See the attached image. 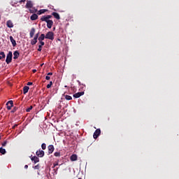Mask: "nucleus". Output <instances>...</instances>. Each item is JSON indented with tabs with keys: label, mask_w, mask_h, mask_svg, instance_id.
<instances>
[{
	"label": "nucleus",
	"mask_w": 179,
	"mask_h": 179,
	"mask_svg": "<svg viewBox=\"0 0 179 179\" xmlns=\"http://www.w3.org/2000/svg\"><path fill=\"white\" fill-rule=\"evenodd\" d=\"M38 15L36 13L32 14L30 17V20L32 21H35V20H38Z\"/></svg>",
	"instance_id": "nucleus-13"
},
{
	"label": "nucleus",
	"mask_w": 179,
	"mask_h": 179,
	"mask_svg": "<svg viewBox=\"0 0 179 179\" xmlns=\"http://www.w3.org/2000/svg\"><path fill=\"white\" fill-rule=\"evenodd\" d=\"M50 20L48 19V17H47V15H43L41 17V22H45L46 23L48 22V21H50Z\"/></svg>",
	"instance_id": "nucleus-17"
},
{
	"label": "nucleus",
	"mask_w": 179,
	"mask_h": 179,
	"mask_svg": "<svg viewBox=\"0 0 179 179\" xmlns=\"http://www.w3.org/2000/svg\"><path fill=\"white\" fill-rule=\"evenodd\" d=\"M48 9H41L38 11L37 15H41L42 14H44L45 13L48 12Z\"/></svg>",
	"instance_id": "nucleus-18"
},
{
	"label": "nucleus",
	"mask_w": 179,
	"mask_h": 179,
	"mask_svg": "<svg viewBox=\"0 0 179 179\" xmlns=\"http://www.w3.org/2000/svg\"><path fill=\"white\" fill-rule=\"evenodd\" d=\"M9 38H10V41L13 45V46L15 47L17 45V42H16L15 39L13 38V36H10Z\"/></svg>",
	"instance_id": "nucleus-10"
},
{
	"label": "nucleus",
	"mask_w": 179,
	"mask_h": 179,
	"mask_svg": "<svg viewBox=\"0 0 179 179\" xmlns=\"http://www.w3.org/2000/svg\"><path fill=\"white\" fill-rule=\"evenodd\" d=\"M70 159L71 162H75L78 160V156L76 155H73L71 156Z\"/></svg>",
	"instance_id": "nucleus-22"
},
{
	"label": "nucleus",
	"mask_w": 179,
	"mask_h": 179,
	"mask_svg": "<svg viewBox=\"0 0 179 179\" xmlns=\"http://www.w3.org/2000/svg\"><path fill=\"white\" fill-rule=\"evenodd\" d=\"M37 72V70H33V73H36Z\"/></svg>",
	"instance_id": "nucleus-44"
},
{
	"label": "nucleus",
	"mask_w": 179,
	"mask_h": 179,
	"mask_svg": "<svg viewBox=\"0 0 179 179\" xmlns=\"http://www.w3.org/2000/svg\"><path fill=\"white\" fill-rule=\"evenodd\" d=\"M48 154L51 155L54 152L55 148L53 145H50L48 147Z\"/></svg>",
	"instance_id": "nucleus-7"
},
{
	"label": "nucleus",
	"mask_w": 179,
	"mask_h": 179,
	"mask_svg": "<svg viewBox=\"0 0 179 179\" xmlns=\"http://www.w3.org/2000/svg\"><path fill=\"white\" fill-rule=\"evenodd\" d=\"M64 96L68 101L72 100V96H71V95H64Z\"/></svg>",
	"instance_id": "nucleus-25"
},
{
	"label": "nucleus",
	"mask_w": 179,
	"mask_h": 179,
	"mask_svg": "<svg viewBox=\"0 0 179 179\" xmlns=\"http://www.w3.org/2000/svg\"><path fill=\"white\" fill-rule=\"evenodd\" d=\"M29 87L25 86L23 87V94H26L28 93L29 90Z\"/></svg>",
	"instance_id": "nucleus-23"
},
{
	"label": "nucleus",
	"mask_w": 179,
	"mask_h": 179,
	"mask_svg": "<svg viewBox=\"0 0 179 179\" xmlns=\"http://www.w3.org/2000/svg\"><path fill=\"white\" fill-rule=\"evenodd\" d=\"M40 46H44L45 45V42L43 41H39Z\"/></svg>",
	"instance_id": "nucleus-30"
},
{
	"label": "nucleus",
	"mask_w": 179,
	"mask_h": 179,
	"mask_svg": "<svg viewBox=\"0 0 179 179\" xmlns=\"http://www.w3.org/2000/svg\"><path fill=\"white\" fill-rule=\"evenodd\" d=\"M17 110H18V108H17L16 106H15V107L13 108V109L11 110V113H15Z\"/></svg>",
	"instance_id": "nucleus-31"
},
{
	"label": "nucleus",
	"mask_w": 179,
	"mask_h": 179,
	"mask_svg": "<svg viewBox=\"0 0 179 179\" xmlns=\"http://www.w3.org/2000/svg\"><path fill=\"white\" fill-rule=\"evenodd\" d=\"M45 38L51 40V41H54L55 40V33L53 31H48L45 34Z\"/></svg>",
	"instance_id": "nucleus-3"
},
{
	"label": "nucleus",
	"mask_w": 179,
	"mask_h": 179,
	"mask_svg": "<svg viewBox=\"0 0 179 179\" xmlns=\"http://www.w3.org/2000/svg\"><path fill=\"white\" fill-rule=\"evenodd\" d=\"M33 109V106H29V108H27V109H26V112L27 113H29V112H31V110Z\"/></svg>",
	"instance_id": "nucleus-27"
},
{
	"label": "nucleus",
	"mask_w": 179,
	"mask_h": 179,
	"mask_svg": "<svg viewBox=\"0 0 179 179\" xmlns=\"http://www.w3.org/2000/svg\"><path fill=\"white\" fill-rule=\"evenodd\" d=\"M53 24H54V22L52 20H50L49 21L47 22V27L48 29H52Z\"/></svg>",
	"instance_id": "nucleus-12"
},
{
	"label": "nucleus",
	"mask_w": 179,
	"mask_h": 179,
	"mask_svg": "<svg viewBox=\"0 0 179 179\" xmlns=\"http://www.w3.org/2000/svg\"><path fill=\"white\" fill-rule=\"evenodd\" d=\"M58 165H59V163L54 164L52 168L55 169Z\"/></svg>",
	"instance_id": "nucleus-38"
},
{
	"label": "nucleus",
	"mask_w": 179,
	"mask_h": 179,
	"mask_svg": "<svg viewBox=\"0 0 179 179\" xmlns=\"http://www.w3.org/2000/svg\"><path fill=\"white\" fill-rule=\"evenodd\" d=\"M0 153L1 155H6V150L3 149V148H0Z\"/></svg>",
	"instance_id": "nucleus-24"
},
{
	"label": "nucleus",
	"mask_w": 179,
	"mask_h": 179,
	"mask_svg": "<svg viewBox=\"0 0 179 179\" xmlns=\"http://www.w3.org/2000/svg\"><path fill=\"white\" fill-rule=\"evenodd\" d=\"M41 148H42V150H46V148H47V145H46L45 143H43V144L41 145Z\"/></svg>",
	"instance_id": "nucleus-28"
},
{
	"label": "nucleus",
	"mask_w": 179,
	"mask_h": 179,
	"mask_svg": "<svg viewBox=\"0 0 179 179\" xmlns=\"http://www.w3.org/2000/svg\"><path fill=\"white\" fill-rule=\"evenodd\" d=\"M36 154L37 157H41V158H42L45 156V152L41 150L36 151Z\"/></svg>",
	"instance_id": "nucleus-6"
},
{
	"label": "nucleus",
	"mask_w": 179,
	"mask_h": 179,
	"mask_svg": "<svg viewBox=\"0 0 179 179\" xmlns=\"http://www.w3.org/2000/svg\"><path fill=\"white\" fill-rule=\"evenodd\" d=\"M13 52L9 51L8 53L6 55V62L7 64H10L13 61Z\"/></svg>",
	"instance_id": "nucleus-2"
},
{
	"label": "nucleus",
	"mask_w": 179,
	"mask_h": 179,
	"mask_svg": "<svg viewBox=\"0 0 179 179\" xmlns=\"http://www.w3.org/2000/svg\"><path fill=\"white\" fill-rule=\"evenodd\" d=\"M36 34V28L35 27H32L31 29V31L29 32V36L31 38H34V35Z\"/></svg>",
	"instance_id": "nucleus-8"
},
{
	"label": "nucleus",
	"mask_w": 179,
	"mask_h": 179,
	"mask_svg": "<svg viewBox=\"0 0 179 179\" xmlns=\"http://www.w3.org/2000/svg\"><path fill=\"white\" fill-rule=\"evenodd\" d=\"M34 38L38 39L39 38V33L35 34Z\"/></svg>",
	"instance_id": "nucleus-33"
},
{
	"label": "nucleus",
	"mask_w": 179,
	"mask_h": 179,
	"mask_svg": "<svg viewBox=\"0 0 179 179\" xmlns=\"http://www.w3.org/2000/svg\"><path fill=\"white\" fill-rule=\"evenodd\" d=\"M85 94V92H77L76 94H74L73 95V96L75 98V99H78L80 98V96H83Z\"/></svg>",
	"instance_id": "nucleus-9"
},
{
	"label": "nucleus",
	"mask_w": 179,
	"mask_h": 179,
	"mask_svg": "<svg viewBox=\"0 0 179 179\" xmlns=\"http://www.w3.org/2000/svg\"><path fill=\"white\" fill-rule=\"evenodd\" d=\"M20 57V52L18 50H15L14 52H13V59H17Z\"/></svg>",
	"instance_id": "nucleus-15"
},
{
	"label": "nucleus",
	"mask_w": 179,
	"mask_h": 179,
	"mask_svg": "<svg viewBox=\"0 0 179 179\" xmlns=\"http://www.w3.org/2000/svg\"><path fill=\"white\" fill-rule=\"evenodd\" d=\"M7 110H10L13 107V101H8L6 102Z\"/></svg>",
	"instance_id": "nucleus-4"
},
{
	"label": "nucleus",
	"mask_w": 179,
	"mask_h": 179,
	"mask_svg": "<svg viewBox=\"0 0 179 179\" xmlns=\"http://www.w3.org/2000/svg\"><path fill=\"white\" fill-rule=\"evenodd\" d=\"M0 139H1V137L0 136Z\"/></svg>",
	"instance_id": "nucleus-46"
},
{
	"label": "nucleus",
	"mask_w": 179,
	"mask_h": 179,
	"mask_svg": "<svg viewBox=\"0 0 179 179\" xmlns=\"http://www.w3.org/2000/svg\"><path fill=\"white\" fill-rule=\"evenodd\" d=\"M52 85H53L52 81H50V83L48 84V85H47V88H48V89L51 88V87L52 86Z\"/></svg>",
	"instance_id": "nucleus-26"
},
{
	"label": "nucleus",
	"mask_w": 179,
	"mask_h": 179,
	"mask_svg": "<svg viewBox=\"0 0 179 179\" xmlns=\"http://www.w3.org/2000/svg\"><path fill=\"white\" fill-rule=\"evenodd\" d=\"M101 134V131L100 129H96L93 135L94 138L97 139V138L100 136Z\"/></svg>",
	"instance_id": "nucleus-5"
},
{
	"label": "nucleus",
	"mask_w": 179,
	"mask_h": 179,
	"mask_svg": "<svg viewBox=\"0 0 179 179\" xmlns=\"http://www.w3.org/2000/svg\"><path fill=\"white\" fill-rule=\"evenodd\" d=\"M28 86H31V85H33V83H27V84Z\"/></svg>",
	"instance_id": "nucleus-40"
},
{
	"label": "nucleus",
	"mask_w": 179,
	"mask_h": 179,
	"mask_svg": "<svg viewBox=\"0 0 179 179\" xmlns=\"http://www.w3.org/2000/svg\"><path fill=\"white\" fill-rule=\"evenodd\" d=\"M0 19H1V17L0 16Z\"/></svg>",
	"instance_id": "nucleus-45"
},
{
	"label": "nucleus",
	"mask_w": 179,
	"mask_h": 179,
	"mask_svg": "<svg viewBox=\"0 0 179 179\" xmlns=\"http://www.w3.org/2000/svg\"><path fill=\"white\" fill-rule=\"evenodd\" d=\"M46 38V36L45 34H41V36L38 37V41H43Z\"/></svg>",
	"instance_id": "nucleus-19"
},
{
	"label": "nucleus",
	"mask_w": 179,
	"mask_h": 179,
	"mask_svg": "<svg viewBox=\"0 0 179 179\" xmlns=\"http://www.w3.org/2000/svg\"><path fill=\"white\" fill-rule=\"evenodd\" d=\"M18 125L17 124H15L13 127V129H15Z\"/></svg>",
	"instance_id": "nucleus-42"
},
{
	"label": "nucleus",
	"mask_w": 179,
	"mask_h": 179,
	"mask_svg": "<svg viewBox=\"0 0 179 179\" xmlns=\"http://www.w3.org/2000/svg\"><path fill=\"white\" fill-rule=\"evenodd\" d=\"M6 26L11 29V28H13L14 27V24H13V22H12V20H9L6 22Z\"/></svg>",
	"instance_id": "nucleus-11"
},
{
	"label": "nucleus",
	"mask_w": 179,
	"mask_h": 179,
	"mask_svg": "<svg viewBox=\"0 0 179 179\" xmlns=\"http://www.w3.org/2000/svg\"><path fill=\"white\" fill-rule=\"evenodd\" d=\"M78 179H82V178H78Z\"/></svg>",
	"instance_id": "nucleus-47"
},
{
	"label": "nucleus",
	"mask_w": 179,
	"mask_h": 179,
	"mask_svg": "<svg viewBox=\"0 0 179 179\" xmlns=\"http://www.w3.org/2000/svg\"><path fill=\"white\" fill-rule=\"evenodd\" d=\"M31 159L34 162V164H37L40 162L39 158L37 157L36 156L31 157Z\"/></svg>",
	"instance_id": "nucleus-20"
},
{
	"label": "nucleus",
	"mask_w": 179,
	"mask_h": 179,
	"mask_svg": "<svg viewBox=\"0 0 179 179\" xmlns=\"http://www.w3.org/2000/svg\"><path fill=\"white\" fill-rule=\"evenodd\" d=\"M42 48H43V46L38 45V52H41V51H42Z\"/></svg>",
	"instance_id": "nucleus-32"
},
{
	"label": "nucleus",
	"mask_w": 179,
	"mask_h": 179,
	"mask_svg": "<svg viewBox=\"0 0 179 179\" xmlns=\"http://www.w3.org/2000/svg\"><path fill=\"white\" fill-rule=\"evenodd\" d=\"M34 169L38 170V169H40V166H39V165L35 166L34 167Z\"/></svg>",
	"instance_id": "nucleus-34"
},
{
	"label": "nucleus",
	"mask_w": 179,
	"mask_h": 179,
	"mask_svg": "<svg viewBox=\"0 0 179 179\" xmlns=\"http://www.w3.org/2000/svg\"><path fill=\"white\" fill-rule=\"evenodd\" d=\"M7 145V141H4L3 143H2V146L5 147Z\"/></svg>",
	"instance_id": "nucleus-37"
},
{
	"label": "nucleus",
	"mask_w": 179,
	"mask_h": 179,
	"mask_svg": "<svg viewBox=\"0 0 179 179\" xmlns=\"http://www.w3.org/2000/svg\"><path fill=\"white\" fill-rule=\"evenodd\" d=\"M52 15L54 16V17L58 20H59L61 19L59 14L57 12L52 13Z\"/></svg>",
	"instance_id": "nucleus-14"
},
{
	"label": "nucleus",
	"mask_w": 179,
	"mask_h": 179,
	"mask_svg": "<svg viewBox=\"0 0 179 179\" xmlns=\"http://www.w3.org/2000/svg\"><path fill=\"white\" fill-rule=\"evenodd\" d=\"M46 16H47V17H48L49 20L52 18V15H47Z\"/></svg>",
	"instance_id": "nucleus-35"
},
{
	"label": "nucleus",
	"mask_w": 179,
	"mask_h": 179,
	"mask_svg": "<svg viewBox=\"0 0 179 179\" xmlns=\"http://www.w3.org/2000/svg\"><path fill=\"white\" fill-rule=\"evenodd\" d=\"M50 76H46V77H45V80H50Z\"/></svg>",
	"instance_id": "nucleus-36"
},
{
	"label": "nucleus",
	"mask_w": 179,
	"mask_h": 179,
	"mask_svg": "<svg viewBox=\"0 0 179 179\" xmlns=\"http://www.w3.org/2000/svg\"><path fill=\"white\" fill-rule=\"evenodd\" d=\"M47 76H53V73H48Z\"/></svg>",
	"instance_id": "nucleus-39"
},
{
	"label": "nucleus",
	"mask_w": 179,
	"mask_h": 179,
	"mask_svg": "<svg viewBox=\"0 0 179 179\" xmlns=\"http://www.w3.org/2000/svg\"><path fill=\"white\" fill-rule=\"evenodd\" d=\"M28 168H29V166H28V165H25V166H24V169H28Z\"/></svg>",
	"instance_id": "nucleus-43"
},
{
	"label": "nucleus",
	"mask_w": 179,
	"mask_h": 179,
	"mask_svg": "<svg viewBox=\"0 0 179 179\" xmlns=\"http://www.w3.org/2000/svg\"><path fill=\"white\" fill-rule=\"evenodd\" d=\"M38 43V38L34 37V38L31 41V45H35Z\"/></svg>",
	"instance_id": "nucleus-21"
},
{
	"label": "nucleus",
	"mask_w": 179,
	"mask_h": 179,
	"mask_svg": "<svg viewBox=\"0 0 179 179\" xmlns=\"http://www.w3.org/2000/svg\"><path fill=\"white\" fill-rule=\"evenodd\" d=\"M6 57V55L4 52H0V60L5 61Z\"/></svg>",
	"instance_id": "nucleus-16"
},
{
	"label": "nucleus",
	"mask_w": 179,
	"mask_h": 179,
	"mask_svg": "<svg viewBox=\"0 0 179 179\" xmlns=\"http://www.w3.org/2000/svg\"><path fill=\"white\" fill-rule=\"evenodd\" d=\"M26 1V0H20V3H24Z\"/></svg>",
	"instance_id": "nucleus-41"
},
{
	"label": "nucleus",
	"mask_w": 179,
	"mask_h": 179,
	"mask_svg": "<svg viewBox=\"0 0 179 179\" xmlns=\"http://www.w3.org/2000/svg\"><path fill=\"white\" fill-rule=\"evenodd\" d=\"M25 7H26V8L29 9V12H30L31 13H35L34 10H33L32 9H31V8H32L34 7V3H33V1H32L27 0Z\"/></svg>",
	"instance_id": "nucleus-1"
},
{
	"label": "nucleus",
	"mask_w": 179,
	"mask_h": 179,
	"mask_svg": "<svg viewBox=\"0 0 179 179\" xmlns=\"http://www.w3.org/2000/svg\"><path fill=\"white\" fill-rule=\"evenodd\" d=\"M54 155L57 157H61V153L57 152H55Z\"/></svg>",
	"instance_id": "nucleus-29"
}]
</instances>
